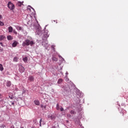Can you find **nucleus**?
Returning <instances> with one entry per match:
<instances>
[{"label": "nucleus", "mask_w": 128, "mask_h": 128, "mask_svg": "<svg viewBox=\"0 0 128 128\" xmlns=\"http://www.w3.org/2000/svg\"><path fill=\"white\" fill-rule=\"evenodd\" d=\"M8 6L10 10H13L14 8V5L12 3V2H8Z\"/></svg>", "instance_id": "nucleus-2"}, {"label": "nucleus", "mask_w": 128, "mask_h": 128, "mask_svg": "<svg viewBox=\"0 0 128 128\" xmlns=\"http://www.w3.org/2000/svg\"><path fill=\"white\" fill-rule=\"evenodd\" d=\"M19 70L21 74L24 72V68L22 66H20L19 67Z\"/></svg>", "instance_id": "nucleus-3"}, {"label": "nucleus", "mask_w": 128, "mask_h": 128, "mask_svg": "<svg viewBox=\"0 0 128 128\" xmlns=\"http://www.w3.org/2000/svg\"><path fill=\"white\" fill-rule=\"evenodd\" d=\"M122 116H124V114H122Z\"/></svg>", "instance_id": "nucleus-42"}, {"label": "nucleus", "mask_w": 128, "mask_h": 128, "mask_svg": "<svg viewBox=\"0 0 128 128\" xmlns=\"http://www.w3.org/2000/svg\"><path fill=\"white\" fill-rule=\"evenodd\" d=\"M30 8H32V10H34V8H32V6H29Z\"/></svg>", "instance_id": "nucleus-32"}, {"label": "nucleus", "mask_w": 128, "mask_h": 128, "mask_svg": "<svg viewBox=\"0 0 128 128\" xmlns=\"http://www.w3.org/2000/svg\"><path fill=\"white\" fill-rule=\"evenodd\" d=\"M12 86V82L10 81H8L6 82V86L10 87Z\"/></svg>", "instance_id": "nucleus-9"}, {"label": "nucleus", "mask_w": 128, "mask_h": 128, "mask_svg": "<svg viewBox=\"0 0 128 128\" xmlns=\"http://www.w3.org/2000/svg\"><path fill=\"white\" fill-rule=\"evenodd\" d=\"M18 28L19 30H22V28L20 26H18Z\"/></svg>", "instance_id": "nucleus-23"}, {"label": "nucleus", "mask_w": 128, "mask_h": 128, "mask_svg": "<svg viewBox=\"0 0 128 128\" xmlns=\"http://www.w3.org/2000/svg\"><path fill=\"white\" fill-rule=\"evenodd\" d=\"M0 52H2V49H0Z\"/></svg>", "instance_id": "nucleus-36"}, {"label": "nucleus", "mask_w": 128, "mask_h": 128, "mask_svg": "<svg viewBox=\"0 0 128 128\" xmlns=\"http://www.w3.org/2000/svg\"><path fill=\"white\" fill-rule=\"evenodd\" d=\"M18 58L14 57V62H18Z\"/></svg>", "instance_id": "nucleus-18"}, {"label": "nucleus", "mask_w": 128, "mask_h": 128, "mask_svg": "<svg viewBox=\"0 0 128 128\" xmlns=\"http://www.w3.org/2000/svg\"><path fill=\"white\" fill-rule=\"evenodd\" d=\"M10 128H14V126H11Z\"/></svg>", "instance_id": "nucleus-33"}, {"label": "nucleus", "mask_w": 128, "mask_h": 128, "mask_svg": "<svg viewBox=\"0 0 128 128\" xmlns=\"http://www.w3.org/2000/svg\"><path fill=\"white\" fill-rule=\"evenodd\" d=\"M44 38H48V33H44Z\"/></svg>", "instance_id": "nucleus-19"}, {"label": "nucleus", "mask_w": 128, "mask_h": 128, "mask_svg": "<svg viewBox=\"0 0 128 128\" xmlns=\"http://www.w3.org/2000/svg\"><path fill=\"white\" fill-rule=\"evenodd\" d=\"M40 126H42V123H40Z\"/></svg>", "instance_id": "nucleus-37"}, {"label": "nucleus", "mask_w": 128, "mask_h": 128, "mask_svg": "<svg viewBox=\"0 0 128 128\" xmlns=\"http://www.w3.org/2000/svg\"><path fill=\"white\" fill-rule=\"evenodd\" d=\"M62 82H63L62 79V78H60V79L58 80V84H60L62 83Z\"/></svg>", "instance_id": "nucleus-14"}, {"label": "nucleus", "mask_w": 128, "mask_h": 128, "mask_svg": "<svg viewBox=\"0 0 128 128\" xmlns=\"http://www.w3.org/2000/svg\"><path fill=\"white\" fill-rule=\"evenodd\" d=\"M7 38H8V40H12V38H14L11 36H7Z\"/></svg>", "instance_id": "nucleus-13"}, {"label": "nucleus", "mask_w": 128, "mask_h": 128, "mask_svg": "<svg viewBox=\"0 0 128 128\" xmlns=\"http://www.w3.org/2000/svg\"><path fill=\"white\" fill-rule=\"evenodd\" d=\"M2 128H6V126H4V125H2Z\"/></svg>", "instance_id": "nucleus-31"}, {"label": "nucleus", "mask_w": 128, "mask_h": 128, "mask_svg": "<svg viewBox=\"0 0 128 128\" xmlns=\"http://www.w3.org/2000/svg\"><path fill=\"white\" fill-rule=\"evenodd\" d=\"M22 60L24 62H28V57H24L22 58Z\"/></svg>", "instance_id": "nucleus-15"}, {"label": "nucleus", "mask_w": 128, "mask_h": 128, "mask_svg": "<svg viewBox=\"0 0 128 128\" xmlns=\"http://www.w3.org/2000/svg\"><path fill=\"white\" fill-rule=\"evenodd\" d=\"M60 112H64V109L62 107V108H60Z\"/></svg>", "instance_id": "nucleus-26"}, {"label": "nucleus", "mask_w": 128, "mask_h": 128, "mask_svg": "<svg viewBox=\"0 0 128 128\" xmlns=\"http://www.w3.org/2000/svg\"><path fill=\"white\" fill-rule=\"evenodd\" d=\"M32 128H34V127L33 126V127H32Z\"/></svg>", "instance_id": "nucleus-40"}, {"label": "nucleus", "mask_w": 128, "mask_h": 128, "mask_svg": "<svg viewBox=\"0 0 128 128\" xmlns=\"http://www.w3.org/2000/svg\"><path fill=\"white\" fill-rule=\"evenodd\" d=\"M14 34H17L18 32L16 30L13 31Z\"/></svg>", "instance_id": "nucleus-27"}, {"label": "nucleus", "mask_w": 128, "mask_h": 128, "mask_svg": "<svg viewBox=\"0 0 128 128\" xmlns=\"http://www.w3.org/2000/svg\"><path fill=\"white\" fill-rule=\"evenodd\" d=\"M18 44V41H14L12 44V48H16Z\"/></svg>", "instance_id": "nucleus-5"}, {"label": "nucleus", "mask_w": 128, "mask_h": 128, "mask_svg": "<svg viewBox=\"0 0 128 128\" xmlns=\"http://www.w3.org/2000/svg\"><path fill=\"white\" fill-rule=\"evenodd\" d=\"M67 116H68V118H70L71 116L70 114H68Z\"/></svg>", "instance_id": "nucleus-28"}, {"label": "nucleus", "mask_w": 128, "mask_h": 128, "mask_svg": "<svg viewBox=\"0 0 128 128\" xmlns=\"http://www.w3.org/2000/svg\"><path fill=\"white\" fill-rule=\"evenodd\" d=\"M2 19V15H0V20Z\"/></svg>", "instance_id": "nucleus-35"}, {"label": "nucleus", "mask_w": 128, "mask_h": 128, "mask_svg": "<svg viewBox=\"0 0 128 128\" xmlns=\"http://www.w3.org/2000/svg\"><path fill=\"white\" fill-rule=\"evenodd\" d=\"M32 46V44H34V42L32 41L31 37H30L28 39L26 40L22 44V46Z\"/></svg>", "instance_id": "nucleus-1"}, {"label": "nucleus", "mask_w": 128, "mask_h": 128, "mask_svg": "<svg viewBox=\"0 0 128 128\" xmlns=\"http://www.w3.org/2000/svg\"><path fill=\"white\" fill-rule=\"evenodd\" d=\"M52 48H53V46H52Z\"/></svg>", "instance_id": "nucleus-41"}, {"label": "nucleus", "mask_w": 128, "mask_h": 128, "mask_svg": "<svg viewBox=\"0 0 128 128\" xmlns=\"http://www.w3.org/2000/svg\"><path fill=\"white\" fill-rule=\"evenodd\" d=\"M22 2H18L16 4V6H22Z\"/></svg>", "instance_id": "nucleus-12"}, {"label": "nucleus", "mask_w": 128, "mask_h": 128, "mask_svg": "<svg viewBox=\"0 0 128 128\" xmlns=\"http://www.w3.org/2000/svg\"><path fill=\"white\" fill-rule=\"evenodd\" d=\"M42 120L40 119V124H42Z\"/></svg>", "instance_id": "nucleus-30"}, {"label": "nucleus", "mask_w": 128, "mask_h": 128, "mask_svg": "<svg viewBox=\"0 0 128 128\" xmlns=\"http://www.w3.org/2000/svg\"><path fill=\"white\" fill-rule=\"evenodd\" d=\"M8 104H9V106H14V101H11L10 100H8Z\"/></svg>", "instance_id": "nucleus-4"}, {"label": "nucleus", "mask_w": 128, "mask_h": 128, "mask_svg": "<svg viewBox=\"0 0 128 128\" xmlns=\"http://www.w3.org/2000/svg\"><path fill=\"white\" fill-rule=\"evenodd\" d=\"M24 92H26V91H24L22 94H24Z\"/></svg>", "instance_id": "nucleus-38"}, {"label": "nucleus", "mask_w": 128, "mask_h": 128, "mask_svg": "<svg viewBox=\"0 0 128 128\" xmlns=\"http://www.w3.org/2000/svg\"><path fill=\"white\" fill-rule=\"evenodd\" d=\"M0 26H4V22H2V21H0Z\"/></svg>", "instance_id": "nucleus-22"}, {"label": "nucleus", "mask_w": 128, "mask_h": 128, "mask_svg": "<svg viewBox=\"0 0 128 128\" xmlns=\"http://www.w3.org/2000/svg\"><path fill=\"white\" fill-rule=\"evenodd\" d=\"M4 70V66H2V64H0V70H1V72H2Z\"/></svg>", "instance_id": "nucleus-16"}, {"label": "nucleus", "mask_w": 128, "mask_h": 128, "mask_svg": "<svg viewBox=\"0 0 128 128\" xmlns=\"http://www.w3.org/2000/svg\"><path fill=\"white\" fill-rule=\"evenodd\" d=\"M52 62H58V58H56L54 56H53L52 58Z\"/></svg>", "instance_id": "nucleus-8"}, {"label": "nucleus", "mask_w": 128, "mask_h": 128, "mask_svg": "<svg viewBox=\"0 0 128 128\" xmlns=\"http://www.w3.org/2000/svg\"><path fill=\"white\" fill-rule=\"evenodd\" d=\"M70 114H74V111L73 110H72L70 111Z\"/></svg>", "instance_id": "nucleus-24"}, {"label": "nucleus", "mask_w": 128, "mask_h": 128, "mask_svg": "<svg viewBox=\"0 0 128 128\" xmlns=\"http://www.w3.org/2000/svg\"><path fill=\"white\" fill-rule=\"evenodd\" d=\"M56 108L57 110H60V104H56Z\"/></svg>", "instance_id": "nucleus-17"}, {"label": "nucleus", "mask_w": 128, "mask_h": 128, "mask_svg": "<svg viewBox=\"0 0 128 128\" xmlns=\"http://www.w3.org/2000/svg\"><path fill=\"white\" fill-rule=\"evenodd\" d=\"M9 98H10V100H12V98H14V96L11 95V94H9Z\"/></svg>", "instance_id": "nucleus-21"}, {"label": "nucleus", "mask_w": 128, "mask_h": 128, "mask_svg": "<svg viewBox=\"0 0 128 128\" xmlns=\"http://www.w3.org/2000/svg\"><path fill=\"white\" fill-rule=\"evenodd\" d=\"M36 118H35L33 120V122H34V124H36Z\"/></svg>", "instance_id": "nucleus-25"}, {"label": "nucleus", "mask_w": 128, "mask_h": 128, "mask_svg": "<svg viewBox=\"0 0 128 128\" xmlns=\"http://www.w3.org/2000/svg\"><path fill=\"white\" fill-rule=\"evenodd\" d=\"M34 103L36 106H40V101L38 100H34Z\"/></svg>", "instance_id": "nucleus-7"}, {"label": "nucleus", "mask_w": 128, "mask_h": 128, "mask_svg": "<svg viewBox=\"0 0 128 128\" xmlns=\"http://www.w3.org/2000/svg\"><path fill=\"white\" fill-rule=\"evenodd\" d=\"M6 38V36L4 35L0 36V40H4Z\"/></svg>", "instance_id": "nucleus-11"}, {"label": "nucleus", "mask_w": 128, "mask_h": 128, "mask_svg": "<svg viewBox=\"0 0 128 128\" xmlns=\"http://www.w3.org/2000/svg\"><path fill=\"white\" fill-rule=\"evenodd\" d=\"M8 30L9 32H12V26H10L8 28Z\"/></svg>", "instance_id": "nucleus-10"}, {"label": "nucleus", "mask_w": 128, "mask_h": 128, "mask_svg": "<svg viewBox=\"0 0 128 128\" xmlns=\"http://www.w3.org/2000/svg\"><path fill=\"white\" fill-rule=\"evenodd\" d=\"M0 44L2 46H4V44H2V42H0Z\"/></svg>", "instance_id": "nucleus-29"}, {"label": "nucleus", "mask_w": 128, "mask_h": 128, "mask_svg": "<svg viewBox=\"0 0 128 128\" xmlns=\"http://www.w3.org/2000/svg\"><path fill=\"white\" fill-rule=\"evenodd\" d=\"M28 80H30V82H34V76H29Z\"/></svg>", "instance_id": "nucleus-6"}, {"label": "nucleus", "mask_w": 128, "mask_h": 128, "mask_svg": "<svg viewBox=\"0 0 128 128\" xmlns=\"http://www.w3.org/2000/svg\"><path fill=\"white\" fill-rule=\"evenodd\" d=\"M51 118H52V116H50Z\"/></svg>", "instance_id": "nucleus-39"}, {"label": "nucleus", "mask_w": 128, "mask_h": 128, "mask_svg": "<svg viewBox=\"0 0 128 128\" xmlns=\"http://www.w3.org/2000/svg\"><path fill=\"white\" fill-rule=\"evenodd\" d=\"M52 128H56V126H52Z\"/></svg>", "instance_id": "nucleus-34"}, {"label": "nucleus", "mask_w": 128, "mask_h": 128, "mask_svg": "<svg viewBox=\"0 0 128 128\" xmlns=\"http://www.w3.org/2000/svg\"><path fill=\"white\" fill-rule=\"evenodd\" d=\"M40 107L42 108H46V106H44L43 104H41Z\"/></svg>", "instance_id": "nucleus-20"}]
</instances>
